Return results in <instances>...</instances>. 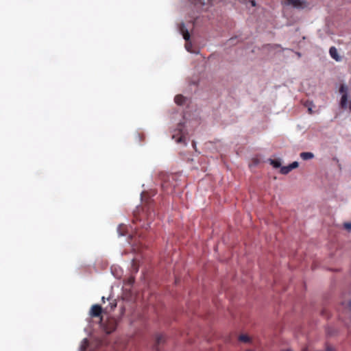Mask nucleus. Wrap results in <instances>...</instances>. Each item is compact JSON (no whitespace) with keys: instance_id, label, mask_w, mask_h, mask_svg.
<instances>
[{"instance_id":"obj_1","label":"nucleus","mask_w":351,"mask_h":351,"mask_svg":"<svg viewBox=\"0 0 351 351\" xmlns=\"http://www.w3.org/2000/svg\"><path fill=\"white\" fill-rule=\"evenodd\" d=\"M267 162H269L274 168H280V172L284 175L289 173L291 171L296 169L299 166V163L297 161H295L287 166L281 167V160L276 158H269L267 160Z\"/></svg>"},{"instance_id":"obj_2","label":"nucleus","mask_w":351,"mask_h":351,"mask_svg":"<svg viewBox=\"0 0 351 351\" xmlns=\"http://www.w3.org/2000/svg\"><path fill=\"white\" fill-rule=\"evenodd\" d=\"M184 124L180 123L172 135V138L174 139L177 143H183L184 145H186V143L184 132Z\"/></svg>"},{"instance_id":"obj_3","label":"nucleus","mask_w":351,"mask_h":351,"mask_svg":"<svg viewBox=\"0 0 351 351\" xmlns=\"http://www.w3.org/2000/svg\"><path fill=\"white\" fill-rule=\"evenodd\" d=\"M348 87L342 84L339 88V93L342 94L341 100H340V107L342 109H347L348 108L351 111V101L348 102Z\"/></svg>"},{"instance_id":"obj_4","label":"nucleus","mask_w":351,"mask_h":351,"mask_svg":"<svg viewBox=\"0 0 351 351\" xmlns=\"http://www.w3.org/2000/svg\"><path fill=\"white\" fill-rule=\"evenodd\" d=\"M180 31L182 33L184 39L186 41V43L185 45V47L188 51H191L190 47H191V43H189V40L190 39V34L188 32L187 29L186 28L184 23H182L180 26Z\"/></svg>"},{"instance_id":"obj_5","label":"nucleus","mask_w":351,"mask_h":351,"mask_svg":"<svg viewBox=\"0 0 351 351\" xmlns=\"http://www.w3.org/2000/svg\"><path fill=\"white\" fill-rule=\"evenodd\" d=\"M116 327L117 321L114 319L111 318L108 320V322L104 329L107 334H110L115 330Z\"/></svg>"},{"instance_id":"obj_6","label":"nucleus","mask_w":351,"mask_h":351,"mask_svg":"<svg viewBox=\"0 0 351 351\" xmlns=\"http://www.w3.org/2000/svg\"><path fill=\"white\" fill-rule=\"evenodd\" d=\"M288 3L297 8H304L307 7V3L302 0H287Z\"/></svg>"},{"instance_id":"obj_7","label":"nucleus","mask_w":351,"mask_h":351,"mask_svg":"<svg viewBox=\"0 0 351 351\" xmlns=\"http://www.w3.org/2000/svg\"><path fill=\"white\" fill-rule=\"evenodd\" d=\"M238 339L239 341L245 343H251L252 342V338L247 334L245 333L239 335L238 336Z\"/></svg>"},{"instance_id":"obj_8","label":"nucleus","mask_w":351,"mask_h":351,"mask_svg":"<svg viewBox=\"0 0 351 351\" xmlns=\"http://www.w3.org/2000/svg\"><path fill=\"white\" fill-rule=\"evenodd\" d=\"M329 53L332 58L339 62L341 60V57L339 56L337 49L335 47H331L329 49Z\"/></svg>"},{"instance_id":"obj_9","label":"nucleus","mask_w":351,"mask_h":351,"mask_svg":"<svg viewBox=\"0 0 351 351\" xmlns=\"http://www.w3.org/2000/svg\"><path fill=\"white\" fill-rule=\"evenodd\" d=\"M101 311V306L98 304H95L91 307L90 313L92 316L96 317V316L99 315Z\"/></svg>"},{"instance_id":"obj_10","label":"nucleus","mask_w":351,"mask_h":351,"mask_svg":"<svg viewBox=\"0 0 351 351\" xmlns=\"http://www.w3.org/2000/svg\"><path fill=\"white\" fill-rule=\"evenodd\" d=\"M174 101L176 104H177L179 106H181L184 104L185 101V97L182 96V95H178L175 97Z\"/></svg>"},{"instance_id":"obj_11","label":"nucleus","mask_w":351,"mask_h":351,"mask_svg":"<svg viewBox=\"0 0 351 351\" xmlns=\"http://www.w3.org/2000/svg\"><path fill=\"white\" fill-rule=\"evenodd\" d=\"M88 342L86 339H84L81 342L80 346V351H85L86 348L88 346Z\"/></svg>"},{"instance_id":"obj_12","label":"nucleus","mask_w":351,"mask_h":351,"mask_svg":"<svg viewBox=\"0 0 351 351\" xmlns=\"http://www.w3.org/2000/svg\"><path fill=\"white\" fill-rule=\"evenodd\" d=\"M164 341V337L162 335L158 334L156 336V343L160 344Z\"/></svg>"},{"instance_id":"obj_13","label":"nucleus","mask_w":351,"mask_h":351,"mask_svg":"<svg viewBox=\"0 0 351 351\" xmlns=\"http://www.w3.org/2000/svg\"><path fill=\"white\" fill-rule=\"evenodd\" d=\"M343 227L345 229H346L348 231H351V222H346L344 223Z\"/></svg>"},{"instance_id":"obj_14","label":"nucleus","mask_w":351,"mask_h":351,"mask_svg":"<svg viewBox=\"0 0 351 351\" xmlns=\"http://www.w3.org/2000/svg\"><path fill=\"white\" fill-rule=\"evenodd\" d=\"M302 158L304 160H311L313 158L314 155H301Z\"/></svg>"},{"instance_id":"obj_15","label":"nucleus","mask_w":351,"mask_h":351,"mask_svg":"<svg viewBox=\"0 0 351 351\" xmlns=\"http://www.w3.org/2000/svg\"><path fill=\"white\" fill-rule=\"evenodd\" d=\"M308 101L306 102V104H305L306 106L308 107V111L310 114H312L313 112V110H312V108H311V104H310V105L308 106Z\"/></svg>"},{"instance_id":"obj_16","label":"nucleus","mask_w":351,"mask_h":351,"mask_svg":"<svg viewBox=\"0 0 351 351\" xmlns=\"http://www.w3.org/2000/svg\"><path fill=\"white\" fill-rule=\"evenodd\" d=\"M250 1L251 3L252 6H255L256 5V2H255L254 0H250Z\"/></svg>"},{"instance_id":"obj_17","label":"nucleus","mask_w":351,"mask_h":351,"mask_svg":"<svg viewBox=\"0 0 351 351\" xmlns=\"http://www.w3.org/2000/svg\"><path fill=\"white\" fill-rule=\"evenodd\" d=\"M326 351H334L332 348H327Z\"/></svg>"},{"instance_id":"obj_18","label":"nucleus","mask_w":351,"mask_h":351,"mask_svg":"<svg viewBox=\"0 0 351 351\" xmlns=\"http://www.w3.org/2000/svg\"><path fill=\"white\" fill-rule=\"evenodd\" d=\"M301 154H311V152H302Z\"/></svg>"},{"instance_id":"obj_19","label":"nucleus","mask_w":351,"mask_h":351,"mask_svg":"<svg viewBox=\"0 0 351 351\" xmlns=\"http://www.w3.org/2000/svg\"><path fill=\"white\" fill-rule=\"evenodd\" d=\"M101 300H102V301L104 302V301H105V298H104V297H102Z\"/></svg>"}]
</instances>
